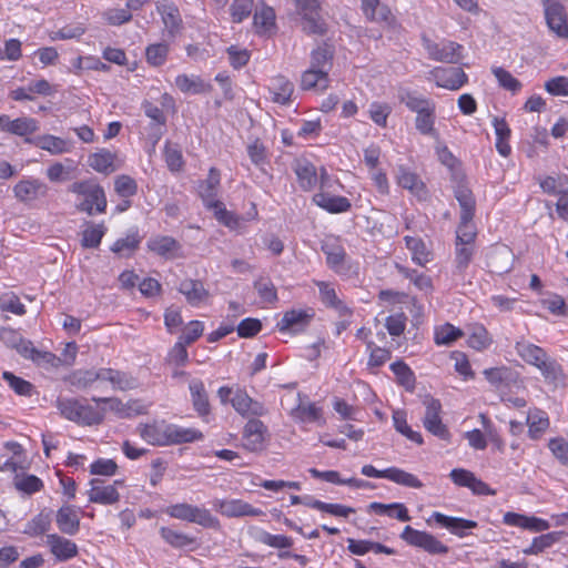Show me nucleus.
Returning a JSON list of instances; mask_svg holds the SVG:
<instances>
[{"label": "nucleus", "instance_id": "f257e3e1", "mask_svg": "<svg viewBox=\"0 0 568 568\" xmlns=\"http://www.w3.org/2000/svg\"><path fill=\"white\" fill-rule=\"evenodd\" d=\"M55 407L61 417L79 426H98L103 423L100 406L97 403L91 404L84 397H59Z\"/></svg>", "mask_w": 568, "mask_h": 568}, {"label": "nucleus", "instance_id": "f03ea898", "mask_svg": "<svg viewBox=\"0 0 568 568\" xmlns=\"http://www.w3.org/2000/svg\"><path fill=\"white\" fill-rule=\"evenodd\" d=\"M398 98L409 111L416 113L415 128L420 134L433 138L438 135L435 128L436 103L433 100L408 90L402 92Z\"/></svg>", "mask_w": 568, "mask_h": 568}, {"label": "nucleus", "instance_id": "7ed1b4c3", "mask_svg": "<svg viewBox=\"0 0 568 568\" xmlns=\"http://www.w3.org/2000/svg\"><path fill=\"white\" fill-rule=\"evenodd\" d=\"M69 191L77 195L79 202L75 207L79 212L93 215L105 213L108 201L103 187L94 180H83L72 183Z\"/></svg>", "mask_w": 568, "mask_h": 568}, {"label": "nucleus", "instance_id": "20e7f679", "mask_svg": "<svg viewBox=\"0 0 568 568\" xmlns=\"http://www.w3.org/2000/svg\"><path fill=\"white\" fill-rule=\"evenodd\" d=\"M518 356L529 365L538 368L547 381H557L562 374L561 365L550 358L546 351L528 342H518L515 346Z\"/></svg>", "mask_w": 568, "mask_h": 568}, {"label": "nucleus", "instance_id": "39448f33", "mask_svg": "<svg viewBox=\"0 0 568 568\" xmlns=\"http://www.w3.org/2000/svg\"><path fill=\"white\" fill-rule=\"evenodd\" d=\"M164 513L171 518L196 524L203 528L219 530L221 523L217 517L212 515L211 510L187 503H176L165 507Z\"/></svg>", "mask_w": 568, "mask_h": 568}, {"label": "nucleus", "instance_id": "423d86ee", "mask_svg": "<svg viewBox=\"0 0 568 568\" xmlns=\"http://www.w3.org/2000/svg\"><path fill=\"white\" fill-rule=\"evenodd\" d=\"M331 187V179L325 168L321 169L320 190L313 195V203L331 214L348 212L352 207L351 201L342 195L331 194L327 189Z\"/></svg>", "mask_w": 568, "mask_h": 568}, {"label": "nucleus", "instance_id": "0eeeda50", "mask_svg": "<svg viewBox=\"0 0 568 568\" xmlns=\"http://www.w3.org/2000/svg\"><path fill=\"white\" fill-rule=\"evenodd\" d=\"M423 47L428 58L444 63L456 64L463 58V45L449 40L435 42L427 37H423Z\"/></svg>", "mask_w": 568, "mask_h": 568}, {"label": "nucleus", "instance_id": "6e6552de", "mask_svg": "<svg viewBox=\"0 0 568 568\" xmlns=\"http://www.w3.org/2000/svg\"><path fill=\"white\" fill-rule=\"evenodd\" d=\"M400 538L408 545L422 548L430 555H446L449 551L448 546L443 544L434 535L427 531L417 530L412 526H406L403 529Z\"/></svg>", "mask_w": 568, "mask_h": 568}, {"label": "nucleus", "instance_id": "1a4fd4ad", "mask_svg": "<svg viewBox=\"0 0 568 568\" xmlns=\"http://www.w3.org/2000/svg\"><path fill=\"white\" fill-rule=\"evenodd\" d=\"M267 436L268 429L262 420L256 418L248 419L243 428L242 446L251 453L262 452L266 446Z\"/></svg>", "mask_w": 568, "mask_h": 568}, {"label": "nucleus", "instance_id": "9d476101", "mask_svg": "<svg viewBox=\"0 0 568 568\" xmlns=\"http://www.w3.org/2000/svg\"><path fill=\"white\" fill-rule=\"evenodd\" d=\"M170 423L164 419H152L140 423L136 433L146 444L155 447H166L169 442Z\"/></svg>", "mask_w": 568, "mask_h": 568}, {"label": "nucleus", "instance_id": "9b49d317", "mask_svg": "<svg viewBox=\"0 0 568 568\" xmlns=\"http://www.w3.org/2000/svg\"><path fill=\"white\" fill-rule=\"evenodd\" d=\"M442 404L438 399L429 398L426 402V412L423 419L425 429L439 439L449 442L450 433L448 427L442 420Z\"/></svg>", "mask_w": 568, "mask_h": 568}, {"label": "nucleus", "instance_id": "f8f14e48", "mask_svg": "<svg viewBox=\"0 0 568 568\" xmlns=\"http://www.w3.org/2000/svg\"><path fill=\"white\" fill-rule=\"evenodd\" d=\"M214 509L222 516L227 518L235 517H258L263 515V510L252 506L243 499H215Z\"/></svg>", "mask_w": 568, "mask_h": 568}, {"label": "nucleus", "instance_id": "ddd939ff", "mask_svg": "<svg viewBox=\"0 0 568 568\" xmlns=\"http://www.w3.org/2000/svg\"><path fill=\"white\" fill-rule=\"evenodd\" d=\"M426 521L428 525L435 524L442 528H446L450 534L459 538L468 536V530L478 526L475 520L462 517H452L439 511H434Z\"/></svg>", "mask_w": 568, "mask_h": 568}, {"label": "nucleus", "instance_id": "4468645a", "mask_svg": "<svg viewBox=\"0 0 568 568\" xmlns=\"http://www.w3.org/2000/svg\"><path fill=\"white\" fill-rule=\"evenodd\" d=\"M4 453L0 454V471L18 474V470L26 469V450L23 446L16 442L9 440L3 444Z\"/></svg>", "mask_w": 568, "mask_h": 568}, {"label": "nucleus", "instance_id": "2eb2a0df", "mask_svg": "<svg viewBox=\"0 0 568 568\" xmlns=\"http://www.w3.org/2000/svg\"><path fill=\"white\" fill-rule=\"evenodd\" d=\"M438 88L457 91L468 82V75L462 68L436 67L430 71Z\"/></svg>", "mask_w": 568, "mask_h": 568}, {"label": "nucleus", "instance_id": "dca6fc26", "mask_svg": "<svg viewBox=\"0 0 568 568\" xmlns=\"http://www.w3.org/2000/svg\"><path fill=\"white\" fill-rule=\"evenodd\" d=\"M0 130L9 134L21 136L26 141V139H31L30 135L39 130V122L30 116L10 119L7 114H0Z\"/></svg>", "mask_w": 568, "mask_h": 568}, {"label": "nucleus", "instance_id": "f3484780", "mask_svg": "<svg viewBox=\"0 0 568 568\" xmlns=\"http://www.w3.org/2000/svg\"><path fill=\"white\" fill-rule=\"evenodd\" d=\"M314 316L315 312L312 307L286 311L277 323L278 331L301 332L308 326Z\"/></svg>", "mask_w": 568, "mask_h": 568}, {"label": "nucleus", "instance_id": "a211bd4d", "mask_svg": "<svg viewBox=\"0 0 568 568\" xmlns=\"http://www.w3.org/2000/svg\"><path fill=\"white\" fill-rule=\"evenodd\" d=\"M118 486H124L123 479H116L110 485H99V480H91V488L88 491L89 501L100 505H114L120 500Z\"/></svg>", "mask_w": 568, "mask_h": 568}, {"label": "nucleus", "instance_id": "6ab92c4d", "mask_svg": "<svg viewBox=\"0 0 568 568\" xmlns=\"http://www.w3.org/2000/svg\"><path fill=\"white\" fill-rule=\"evenodd\" d=\"M156 12L160 14L169 38H175L183 30V20L176 4L169 1L156 3Z\"/></svg>", "mask_w": 568, "mask_h": 568}, {"label": "nucleus", "instance_id": "aec40b11", "mask_svg": "<svg viewBox=\"0 0 568 568\" xmlns=\"http://www.w3.org/2000/svg\"><path fill=\"white\" fill-rule=\"evenodd\" d=\"M100 382L109 383L114 390L128 392L138 387V379L130 373L111 368H99Z\"/></svg>", "mask_w": 568, "mask_h": 568}, {"label": "nucleus", "instance_id": "412c9836", "mask_svg": "<svg viewBox=\"0 0 568 568\" xmlns=\"http://www.w3.org/2000/svg\"><path fill=\"white\" fill-rule=\"evenodd\" d=\"M290 416L301 424H316L321 427L326 425L323 407L314 402L300 403L291 410Z\"/></svg>", "mask_w": 568, "mask_h": 568}, {"label": "nucleus", "instance_id": "4be33fe9", "mask_svg": "<svg viewBox=\"0 0 568 568\" xmlns=\"http://www.w3.org/2000/svg\"><path fill=\"white\" fill-rule=\"evenodd\" d=\"M548 28L559 38H568V17L561 2L544 7Z\"/></svg>", "mask_w": 568, "mask_h": 568}, {"label": "nucleus", "instance_id": "5701e85b", "mask_svg": "<svg viewBox=\"0 0 568 568\" xmlns=\"http://www.w3.org/2000/svg\"><path fill=\"white\" fill-rule=\"evenodd\" d=\"M398 186L422 200L427 196V186L422 178L409 168L400 165L396 175Z\"/></svg>", "mask_w": 568, "mask_h": 568}, {"label": "nucleus", "instance_id": "b1692460", "mask_svg": "<svg viewBox=\"0 0 568 568\" xmlns=\"http://www.w3.org/2000/svg\"><path fill=\"white\" fill-rule=\"evenodd\" d=\"M231 405L237 414L243 417L262 416L265 414V407L262 403L253 399L245 389L237 388L232 398Z\"/></svg>", "mask_w": 568, "mask_h": 568}, {"label": "nucleus", "instance_id": "393cba45", "mask_svg": "<svg viewBox=\"0 0 568 568\" xmlns=\"http://www.w3.org/2000/svg\"><path fill=\"white\" fill-rule=\"evenodd\" d=\"M267 90L274 103L287 105L292 102L294 84L285 75L277 74L271 78Z\"/></svg>", "mask_w": 568, "mask_h": 568}, {"label": "nucleus", "instance_id": "a878e982", "mask_svg": "<svg viewBox=\"0 0 568 568\" xmlns=\"http://www.w3.org/2000/svg\"><path fill=\"white\" fill-rule=\"evenodd\" d=\"M403 240L406 248L410 252V258L414 264L425 267L434 260L433 250L422 237L405 235Z\"/></svg>", "mask_w": 568, "mask_h": 568}, {"label": "nucleus", "instance_id": "bb28decb", "mask_svg": "<svg viewBox=\"0 0 568 568\" xmlns=\"http://www.w3.org/2000/svg\"><path fill=\"white\" fill-rule=\"evenodd\" d=\"M80 509L72 505H63L57 511L55 523L59 530L65 535L74 536L80 530Z\"/></svg>", "mask_w": 568, "mask_h": 568}, {"label": "nucleus", "instance_id": "cd10ccee", "mask_svg": "<svg viewBox=\"0 0 568 568\" xmlns=\"http://www.w3.org/2000/svg\"><path fill=\"white\" fill-rule=\"evenodd\" d=\"M362 10L365 17L373 22L384 23L393 27L396 18L386 4H382L379 0H362Z\"/></svg>", "mask_w": 568, "mask_h": 568}, {"label": "nucleus", "instance_id": "c85d7f7f", "mask_svg": "<svg viewBox=\"0 0 568 568\" xmlns=\"http://www.w3.org/2000/svg\"><path fill=\"white\" fill-rule=\"evenodd\" d=\"M13 192L19 201L30 202L45 196L48 186L38 179H23L14 185Z\"/></svg>", "mask_w": 568, "mask_h": 568}, {"label": "nucleus", "instance_id": "c756f323", "mask_svg": "<svg viewBox=\"0 0 568 568\" xmlns=\"http://www.w3.org/2000/svg\"><path fill=\"white\" fill-rule=\"evenodd\" d=\"M47 544L51 554L59 561H67L78 555V546L70 539H67L58 534H50L47 536Z\"/></svg>", "mask_w": 568, "mask_h": 568}, {"label": "nucleus", "instance_id": "7c9ffc66", "mask_svg": "<svg viewBox=\"0 0 568 568\" xmlns=\"http://www.w3.org/2000/svg\"><path fill=\"white\" fill-rule=\"evenodd\" d=\"M221 184V173L216 168L209 170L207 178L201 181L197 185L199 196L202 199L205 207L211 206L212 203L217 202V193Z\"/></svg>", "mask_w": 568, "mask_h": 568}, {"label": "nucleus", "instance_id": "2f4dec72", "mask_svg": "<svg viewBox=\"0 0 568 568\" xmlns=\"http://www.w3.org/2000/svg\"><path fill=\"white\" fill-rule=\"evenodd\" d=\"M159 532L165 544L174 549L195 550L199 546L196 537L171 527L163 526L160 528Z\"/></svg>", "mask_w": 568, "mask_h": 568}, {"label": "nucleus", "instance_id": "473e14b6", "mask_svg": "<svg viewBox=\"0 0 568 568\" xmlns=\"http://www.w3.org/2000/svg\"><path fill=\"white\" fill-rule=\"evenodd\" d=\"M179 292L184 295L191 306H200L205 303L210 293L199 280L185 278L179 285Z\"/></svg>", "mask_w": 568, "mask_h": 568}, {"label": "nucleus", "instance_id": "72a5a7b5", "mask_svg": "<svg viewBox=\"0 0 568 568\" xmlns=\"http://www.w3.org/2000/svg\"><path fill=\"white\" fill-rule=\"evenodd\" d=\"M293 170L296 174L298 185L304 191L313 190L318 183L316 166L306 159L296 160Z\"/></svg>", "mask_w": 568, "mask_h": 568}, {"label": "nucleus", "instance_id": "f704fd0d", "mask_svg": "<svg viewBox=\"0 0 568 568\" xmlns=\"http://www.w3.org/2000/svg\"><path fill=\"white\" fill-rule=\"evenodd\" d=\"M329 82L328 70L310 67L302 73L301 89L323 92L329 87Z\"/></svg>", "mask_w": 568, "mask_h": 568}, {"label": "nucleus", "instance_id": "c9c22d12", "mask_svg": "<svg viewBox=\"0 0 568 568\" xmlns=\"http://www.w3.org/2000/svg\"><path fill=\"white\" fill-rule=\"evenodd\" d=\"M168 446H176L200 442L204 438V434L196 427H184L170 423Z\"/></svg>", "mask_w": 568, "mask_h": 568}, {"label": "nucleus", "instance_id": "e433bc0d", "mask_svg": "<svg viewBox=\"0 0 568 568\" xmlns=\"http://www.w3.org/2000/svg\"><path fill=\"white\" fill-rule=\"evenodd\" d=\"M148 250L164 258H174L181 248L180 243L169 235H156L146 243Z\"/></svg>", "mask_w": 568, "mask_h": 568}, {"label": "nucleus", "instance_id": "4c0bfd02", "mask_svg": "<svg viewBox=\"0 0 568 568\" xmlns=\"http://www.w3.org/2000/svg\"><path fill=\"white\" fill-rule=\"evenodd\" d=\"M191 402L194 410L201 418H205L211 414V405L209 396L201 379H193L189 385Z\"/></svg>", "mask_w": 568, "mask_h": 568}, {"label": "nucleus", "instance_id": "58836bf2", "mask_svg": "<svg viewBox=\"0 0 568 568\" xmlns=\"http://www.w3.org/2000/svg\"><path fill=\"white\" fill-rule=\"evenodd\" d=\"M26 143L33 144L51 154L58 155L70 151L69 141L52 134L39 135L34 139H26Z\"/></svg>", "mask_w": 568, "mask_h": 568}, {"label": "nucleus", "instance_id": "ea45409f", "mask_svg": "<svg viewBox=\"0 0 568 568\" xmlns=\"http://www.w3.org/2000/svg\"><path fill=\"white\" fill-rule=\"evenodd\" d=\"M142 237L139 230H131L124 237L118 239L112 245L111 251L120 257H131L140 247Z\"/></svg>", "mask_w": 568, "mask_h": 568}, {"label": "nucleus", "instance_id": "a19ab883", "mask_svg": "<svg viewBox=\"0 0 568 568\" xmlns=\"http://www.w3.org/2000/svg\"><path fill=\"white\" fill-rule=\"evenodd\" d=\"M368 511L379 516H388L404 523L410 520L408 509L403 503L383 504L373 501L368 505Z\"/></svg>", "mask_w": 568, "mask_h": 568}, {"label": "nucleus", "instance_id": "79ce46f5", "mask_svg": "<svg viewBox=\"0 0 568 568\" xmlns=\"http://www.w3.org/2000/svg\"><path fill=\"white\" fill-rule=\"evenodd\" d=\"M176 88L183 93L202 94L212 91L213 87L199 75L179 74L175 78Z\"/></svg>", "mask_w": 568, "mask_h": 568}, {"label": "nucleus", "instance_id": "37998d69", "mask_svg": "<svg viewBox=\"0 0 568 568\" xmlns=\"http://www.w3.org/2000/svg\"><path fill=\"white\" fill-rule=\"evenodd\" d=\"M493 126L496 134V150L501 156L507 158L511 153V146L509 144L511 130L505 118H494Z\"/></svg>", "mask_w": 568, "mask_h": 568}, {"label": "nucleus", "instance_id": "c03bdc74", "mask_svg": "<svg viewBox=\"0 0 568 568\" xmlns=\"http://www.w3.org/2000/svg\"><path fill=\"white\" fill-rule=\"evenodd\" d=\"M528 436L536 440L549 428L550 422L546 412L535 408L527 415Z\"/></svg>", "mask_w": 568, "mask_h": 568}, {"label": "nucleus", "instance_id": "a18cd8bd", "mask_svg": "<svg viewBox=\"0 0 568 568\" xmlns=\"http://www.w3.org/2000/svg\"><path fill=\"white\" fill-rule=\"evenodd\" d=\"M3 338H9L11 347L14 348L23 358L34 361L38 348L34 347L33 343L29 339L23 338L14 329H4Z\"/></svg>", "mask_w": 568, "mask_h": 568}, {"label": "nucleus", "instance_id": "49530a36", "mask_svg": "<svg viewBox=\"0 0 568 568\" xmlns=\"http://www.w3.org/2000/svg\"><path fill=\"white\" fill-rule=\"evenodd\" d=\"M275 11L273 8L263 6L254 12L253 26L255 32L258 34H270L274 31L275 24Z\"/></svg>", "mask_w": 568, "mask_h": 568}, {"label": "nucleus", "instance_id": "de8ad7c7", "mask_svg": "<svg viewBox=\"0 0 568 568\" xmlns=\"http://www.w3.org/2000/svg\"><path fill=\"white\" fill-rule=\"evenodd\" d=\"M389 369L395 376L396 383L406 390H414L416 377L413 369L403 359H397L389 365Z\"/></svg>", "mask_w": 568, "mask_h": 568}, {"label": "nucleus", "instance_id": "09e8293b", "mask_svg": "<svg viewBox=\"0 0 568 568\" xmlns=\"http://www.w3.org/2000/svg\"><path fill=\"white\" fill-rule=\"evenodd\" d=\"M108 229L103 222H88L82 231L81 245L84 248H97L100 246Z\"/></svg>", "mask_w": 568, "mask_h": 568}, {"label": "nucleus", "instance_id": "8fccbe9b", "mask_svg": "<svg viewBox=\"0 0 568 568\" xmlns=\"http://www.w3.org/2000/svg\"><path fill=\"white\" fill-rule=\"evenodd\" d=\"M14 488L24 495L31 496L41 491L44 488L43 480L32 474H16L13 477Z\"/></svg>", "mask_w": 568, "mask_h": 568}, {"label": "nucleus", "instance_id": "3c124183", "mask_svg": "<svg viewBox=\"0 0 568 568\" xmlns=\"http://www.w3.org/2000/svg\"><path fill=\"white\" fill-rule=\"evenodd\" d=\"M454 195L460 206V216H465V219L475 216L476 201L471 190L467 185L459 183L454 190Z\"/></svg>", "mask_w": 568, "mask_h": 568}, {"label": "nucleus", "instance_id": "603ef678", "mask_svg": "<svg viewBox=\"0 0 568 568\" xmlns=\"http://www.w3.org/2000/svg\"><path fill=\"white\" fill-rule=\"evenodd\" d=\"M467 343L469 347L481 352L493 344V337L483 324L476 323L470 327Z\"/></svg>", "mask_w": 568, "mask_h": 568}, {"label": "nucleus", "instance_id": "864d4df0", "mask_svg": "<svg viewBox=\"0 0 568 568\" xmlns=\"http://www.w3.org/2000/svg\"><path fill=\"white\" fill-rule=\"evenodd\" d=\"M463 336L464 332L450 323L436 326L434 329V342L438 346L450 345Z\"/></svg>", "mask_w": 568, "mask_h": 568}, {"label": "nucleus", "instance_id": "5fc2aeb1", "mask_svg": "<svg viewBox=\"0 0 568 568\" xmlns=\"http://www.w3.org/2000/svg\"><path fill=\"white\" fill-rule=\"evenodd\" d=\"M169 53L170 45L168 43H151L145 48V61L151 67H162L166 62Z\"/></svg>", "mask_w": 568, "mask_h": 568}, {"label": "nucleus", "instance_id": "6e6d98bb", "mask_svg": "<svg viewBox=\"0 0 568 568\" xmlns=\"http://www.w3.org/2000/svg\"><path fill=\"white\" fill-rule=\"evenodd\" d=\"M68 382L79 388H90L94 383L100 382L99 369H77L68 376Z\"/></svg>", "mask_w": 568, "mask_h": 568}, {"label": "nucleus", "instance_id": "4d7b16f0", "mask_svg": "<svg viewBox=\"0 0 568 568\" xmlns=\"http://www.w3.org/2000/svg\"><path fill=\"white\" fill-rule=\"evenodd\" d=\"M317 9L315 12L300 10L303 16L302 29L307 34L323 36L326 32V24L321 18Z\"/></svg>", "mask_w": 568, "mask_h": 568}, {"label": "nucleus", "instance_id": "13d9d810", "mask_svg": "<svg viewBox=\"0 0 568 568\" xmlns=\"http://www.w3.org/2000/svg\"><path fill=\"white\" fill-rule=\"evenodd\" d=\"M491 73L495 75L498 85L509 91L511 94H517L523 88V83L515 78L508 70L503 67H493Z\"/></svg>", "mask_w": 568, "mask_h": 568}, {"label": "nucleus", "instance_id": "bf43d9fd", "mask_svg": "<svg viewBox=\"0 0 568 568\" xmlns=\"http://www.w3.org/2000/svg\"><path fill=\"white\" fill-rule=\"evenodd\" d=\"M366 351L368 352V369L382 367L392 357V352L388 348L377 346L373 341L366 342Z\"/></svg>", "mask_w": 568, "mask_h": 568}, {"label": "nucleus", "instance_id": "052dcab7", "mask_svg": "<svg viewBox=\"0 0 568 568\" xmlns=\"http://www.w3.org/2000/svg\"><path fill=\"white\" fill-rule=\"evenodd\" d=\"M387 479L409 488L419 489L424 486L417 476L398 467H388Z\"/></svg>", "mask_w": 568, "mask_h": 568}, {"label": "nucleus", "instance_id": "680f3d73", "mask_svg": "<svg viewBox=\"0 0 568 568\" xmlns=\"http://www.w3.org/2000/svg\"><path fill=\"white\" fill-rule=\"evenodd\" d=\"M478 417L485 430L484 434L486 436V439L490 442V444L497 452L504 453L506 448L505 440L501 437L498 429L496 428V426L494 425V423L491 422V419L488 417L487 414L484 413H480Z\"/></svg>", "mask_w": 568, "mask_h": 568}, {"label": "nucleus", "instance_id": "e2e57ef3", "mask_svg": "<svg viewBox=\"0 0 568 568\" xmlns=\"http://www.w3.org/2000/svg\"><path fill=\"white\" fill-rule=\"evenodd\" d=\"M475 244L455 242V267L459 274H464L473 261Z\"/></svg>", "mask_w": 568, "mask_h": 568}, {"label": "nucleus", "instance_id": "0e129e2a", "mask_svg": "<svg viewBox=\"0 0 568 568\" xmlns=\"http://www.w3.org/2000/svg\"><path fill=\"white\" fill-rule=\"evenodd\" d=\"M393 423L395 429L405 436L410 442L423 445L424 439L419 432L413 430L412 427L407 424L406 414L402 410H396L393 414Z\"/></svg>", "mask_w": 568, "mask_h": 568}, {"label": "nucleus", "instance_id": "69168bd1", "mask_svg": "<svg viewBox=\"0 0 568 568\" xmlns=\"http://www.w3.org/2000/svg\"><path fill=\"white\" fill-rule=\"evenodd\" d=\"M115 154L109 150L102 149L89 156V165L97 172L108 173L112 171Z\"/></svg>", "mask_w": 568, "mask_h": 568}, {"label": "nucleus", "instance_id": "338daca9", "mask_svg": "<svg viewBox=\"0 0 568 568\" xmlns=\"http://www.w3.org/2000/svg\"><path fill=\"white\" fill-rule=\"evenodd\" d=\"M207 209L213 211L214 217L224 226L231 230H235L240 226L241 219L235 213L226 210L221 201L212 203Z\"/></svg>", "mask_w": 568, "mask_h": 568}, {"label": "nucleus", "instance_id": "774afa93", "mask_svg": "<svg viewBox=\"0 0 568 568\" xmlns=\"http://www.w3.org/2000/svg\"><path fill=\"white\" fill-rule=\"evenodd\" d=\"M390 113L392 106L387 102L373 101L369 104L368 116L377 126L382 129L387 126Z\"/></svg>", "mask_w": 568, "mask_h": 568}]
</instances>
